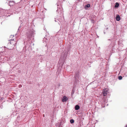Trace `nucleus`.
<instances>
[{
    "label": "nucleus",
    "instance_id": "dca6fc26",
    "mask_svg": "<svg viewBox=\"0 0 127 127\" xmlns=\"http://www.w3.org/2000/svg\"><path fill=\"white\" fill-rule=\"evenodd\" d=\"M80 106L78 105H76L75 106V109L76 110H78L79 109Z\"/></svg>",
    "mask_w": 127,
    "mask_h": 127
},
{
    "label": "nucleus",
    "instance_id": "f3484780",
    "mask_svg": "<svg viewBox=\"0 0 127 127\" xmlns=\"http://www.w3.org/2000/svg\"><path fill=\"white\" fill-rule=\"evenodd\" d=\"M122 77L121 76H120L118 77V79L120 80H121L122 79Z\"/></svg>",
    "mask_w": 127,
    "mask_h": 127
},
{
    "label": "nucleus",
    "instance_id": "0eeeda50",
    "mask_svg": "<svg viewBox=\"0 0 127 127\" xmlns=\"http://www.w3.org/2000/svg\"><path fill=\"white\" fill-rule=\"evenodd\" d=\"M80 71L79 70H77L75 74V77H77V78H78L79 76V73Z\"/></svg>",
    "mask_w": 127,
    "mask_h": 127
},
{
    "label": "nucleus",
    "instance_id": "7c9ffc66",
    "mask_svg": "<svg viewBox=\"0 0 127 127\" xmlns=\"http://www.w3.org/2000/svg\"><path fill=\"white\" fill-rule=\"evenodd\" d=\"M125 127H127V125Z\"/></svg>",
    "mask_w": 127,
    "mask_h": 127
},
{
    "label": "nucleus",
    "instance_id": "c85d7f7f",
    "mask_svg": "<svg viewBox=\"0 0 127 127\" xmlns=\"http://www.w3.org/2000/svg\"><path fill=\"white\" fill-rule=\"evenodd\" d=\"M43 116L44 117V116H45V115H44V114L43 115Z\"/></svg>",
    "mask_w": 127,
    "mask_h": 127
},
{
    "label": "nucleus",
    "instance_id": "39448f33",
    "mask_svg": "<svg viewBox=\"0 0 127 127\" xmlns=\"http://www.w3.org/2000/svg\"><path fill=\"white\" fill-rule=\"evenodd\" d=\"M77 77H75V81H74V86L76 87L77 86L76 85L78 84V82H79L78 80L77 79Z\"/></svg>",
    "mask_w": 127,
    "mask_h": 127
},
{
    "label": "nucleus",
    "instance_id": "6e6552de",
    "mask_svg": "<svg viewBox=\"0 0 127 127\" xmlns=\"http://www.w3.org/2000/svg\"><path fill=\"white\" fill-rule=\"evenodd\" d=\"M20 18V20L21 21V22L22 23H21L20 25V26H19V28H18V31L17 32V33H18L19 32V31H20V28L23 25V24H22V23H23L22 21L20 19L21 18Z\"/></svg>",
    "mask_w": 127,
    "mask_h": 127
},
{
    "label": "nucleus",
    "instance_id": "f03ea898",
    "mask_svg": "<svg viewBox=\"0 0 127 127\" xmlns=\"http://www.w3.org/2000/svg\"><path fill=\"white\" fill-rule=\"evenodd\" d=\"M35 34V31L33 29L27 32V36L28 40H30L31 39H34V35Z\"/></svg>",
    "mask_w": 127,
    "mask_h": 127
},
{
    "label": "nucleus",
    "instance_id": "ddd939ff",
    "mask_svg": "<svg viewBox=\"0 0 127 127\" xmlns=\"http://www.w3.org/2000/svg\"><path fill=\"white\" fill-rule=\"evenodd\" d=\"M90 7V4H88L85 5L84 7L85 8L87 9Z\"/></svg>",
    "mask_w": 127,
    "mask_h": 127
},
{
    "label": "nucleus",
    "instance_id": "c756f323",
    "mask_svg": "<svg viewBox=\"0 0 127 127\" xmlns=\"http://www.w3.org/2000/svg\"><path fill=\"white\" fill-rule=\"evenodd\" d=\"M104 34L105 33V32H104Z\"/></svg>",
    "mask_w": 127,
    "mask_h": 127
},
{
    "label": "nucleus",
    "instance_id": "2eb2a0df",
    "mask_svg": "<svg viewBox=\"0 0 127 127\" xmlns=\"http://www.w3.org/2000/svg\"><path fill=\"white\" fill-rule=\"evenodd\" d=\"M14 4V3L13 2H12L10 1H9L8 3V5L10 6H12Z\"/></svg>",
    "mask_w": 127,
    "mask_h": 127
},
{
    "label": "nucleus",
    "instance_id": "412c9836",
    "mask_svg": "<svg viewBox=\"0 0 127 127\" xmlns=\"http://www.w3.org/2000/svg\"><path fill=\"white\" fill-rule=\"evenodd\" d=\"M12 43H12V42H11V41H10V42H9L8 43V44H12L13 45H14V44H12Z\"/></svg>",
    "mask_w": 127,
    "mask_h": 127
},
{
    "label": "nucleus",
    "instance_id": "9b49d317",
    "mask_svg": "<svg viewBox=\"0 0 127 127\" xmlns=\"http://www.w3.org/2000/svg\"><path fill=\"white\" fill-rule=\"evenodd\" d=\"M102 97V99L104 101H106V96H100Z\"/></svg>",
    "mask_w": 127,
    "mask_h": 127
},
{
    "label": "nucleus",
    "instance_id": "c9c22d12",
    "mask_svg": "<svg viewBox=\"0 0 127 127\" xmlns=\"http://www.w3.org/2000/svg\"><path fill=\"white\" fill-rule=\"evenodd\" d=\"M55 22H56V20H55Z\"/></svg>",
    "mask_w": 127,
    "mask_h": 127
},
{
    "label": "nucleus",
    "instance_id": "9d476101",
    "mask_svg": "<svg viewBox=\"0 0 127 127\" xmlns=\"http://www.w3.org/2000/svg\"><path fill=\"white\" fill-rule=\"evenodd\" d=\"M7 11V10H5L2 9H1L0 11V15L3 14L4 13V11Z\"/></svg>",
    "mask_w": 127,
    "mask_h": 127
},
{
    "label": "nucleus",
    "instance_id": "f8f14e48",
    "mask_svg": "<svg viewBox=\"0 0 127 127\" xmlns=\"http://www.w3.org/2000/svg\"><path fill=\"white\" fill-rule=\"evenodd\" d=\"M75 86H74L72 90L71 95H73L75 91Z\"/></svg>",
    "mask_w": 127,
    "mask_h": 127
},
{
    "label": "nucleus",
    "instance_id": "f704fd0d",
    "mask_svg": "<svg viewBox=\"0 0 127 127\" xmlns=\"http://www.w3.org/2000/svg\"><path fill=\"white\" fill-rule=\"evenodd\" d=\"M24 44H25V42H24Z\"/></svg>",
    "mask_w": 127,
    "mask_h": 127
},
{
    "label": "nucleus",
    "instance_id": "1a4fd4ad",
    "mask_svg": "<svg viewBox=\"0 0 127 127\" xmlns=\"http://www.w3.org/2000/svg\"><path fill=\"white\" fill-rule=\"evenodd\" d=\"M115 18L117 21H119L121 19V17L119 15L117 14Z\"/></svg>",
    "mask_w": 127,
    "mask_h": 127
},
{
    "label": "nucleus",
    "instance_id": "2f4dec72",
    "mask_svg": "<svg viewBox=\"0 0 127 127\" xmlns=\"http://www.w3.org/2000/svg\"><path fill=\"white\" fill-rule=\"evenodd\" d=\"M2 22H1V24H2Z\"/></svg>",
    "mask_w": 127,
    "mask_h": 127
},
{
    "label": "nucleus",
    "instance_id": "6ab92c4d",
    "mask_svg": "<svg viewBox=\"0 0 127 127\" xmlns=\"http://www.w3.org/2000/svg\"><path fill=\"white\" fill-rule=\"evenodd\" d=\"M95 83L96 84V83L95 82V81H94L92 82L91 83H90V84H94Z\"/></svg>",
    "mask_w": 127,
    "mask_h": 127
},
{
    "label": "nucleus",
    "instance_id": "b1692460",
    "mask_svg": "<svg viewBox=\"0 0 127 127\" xmlns=\"http://www.w3.org/2000/svg\"><path fill=\"white\" fill-rule=\"evenodd\" d=\"M91 21H92V22L93 23H94L95 22L94 20H92Z\"/></svg>",
    "mask_w": 127,
    "mask_h": 127
},
{
    "label": "nucleus",
    "instance_id": "cd10ccee",
    "mask_svg": "<svg viewBox=\"0 0 127 127\" xmlns=\"http://www.w3.org/2000/svg\"><path fill=\"white\" fill-rule=\"evenodd\" d=\"M108 29V28H107L106 29V30H107Z\"/></svg>",
    "mask_w": 127,
    "mask_h": 127
},
{
    "label": "nucleus",
    "instance_id": "7ed1b4c3",
    "mask_svg": "<svg viewBox=\"0 0 127 127\" xmlns=\"http://www.w3.org/2000/svg\"><path fill=\"white\" fill-rule=\"evenodd\" d=\"M113 47L112 45H110L107 47V50L106 51V52L107 53L106 55L110 57L112 55V53H113Z\"/></svg>",
    "mask_w": 127,
    "mask_h": 127
},
{
    "label": "nucleus",
    "instance_id": "4468645a",
    "mask_svg": "<svg viewBox=\"0 0 127 127\" xmlns=\"http://www.w3.org/2000/svg\"><path fill=\"white\" fill-rule=\"evenodd\" d=\"M119 6V4L118 2H116L115 3V4L114 6V7L115 8H118Z\"/></svg>",
    "mask_w": 127,
    "mask_h": 127
},
{
    "label": "nucleus",
    "instance_id": "bb28decb",
    "mask_svg": "<svg viewBox=\"0 0 127 127\" xmlns=\"http://www.w3.org/2000/svg\"><path fill=\"white\" fill-rule=\"evenodd\" d=\"M103 101H104V102H103V103H104V102H106V101H104V100H103Z\"/></svg>",
    "mask_w": 127,
    "mask_h": 127
},
{
    "label": "nucleus",
    "instance_id": "20e7f679",
    "mask_svg": "<svg viewBox=\"0 0 127 127\" xmlns=\"http://www.w3.org/2000/svg\"><path fill=\"white\" fill-rule=\"evenodd\" d=\"M109 89L108 88H106L104 89L102 92L103 95H107L108 93Z\"/></svg>",
    "mask_w": 127,
    "mask_h": 127
},
{
    "label": "nucleus",
    "instance_id": "4be33fe9",
    "mask_svg": "<svg viewBox=\"0 0 127 127\" xmlns=\"http://www.w3.org/2000/svg\"><path fill=\"white\" fill-rule=\"evenodd\" d=\"M21 7H19V10H18V12L20 11V10H21V9L20 8H21Z\"/></svg>",
    "mask_w": 127,
    "mask_h": 127
},
{
    "label": "nucleus",
    "instance_id": "473e14b6",
    "mask_svg": "<svg viewBox=\"0 0 127 127\" xmlns=\"http://www.w3.org/2000/svg\"><path fill=\"white\" fill-rule=\"evenodd\" d=\"M99 37V36H97V37Z\"/></svg>",
    "mask_w": 127,
    "mask_h": 127
},
{
    "label": "nucleus",
    "instance_id": "aec40b11",
    "mask_svg": "<svg viewBox=\"0 0 127 127\" xmlns=\"http://www.w3.org/2000/svg\"><path fill=\"white\" fill-rule=\"evenodd\" d=\"M34 43L32 42H31L30 43V44L29 45V46H32V45L33 46L34 45Z\"/></svg>",
    "mask_w": 127,
    "mask_h": 127
},
{
    "label": "nucleus",
    "instance_id": "72a5a7b5",
    "mask_svg": "<svg viewBox=\"0 0 127 127\" xmlns=\"http://www.w3.org/2000/svg\"><path fill=\"white\" fill-rule=\"evenodd\" d=\"M108 40H110V39H108Z\"/></svg>",
    "mask_w": 127,
    "mask_h": 127
},
{
    "label": "nucleus",
    "instance_id": "a878e982",
    "mask_svg": "<svg viewBox=\"0 0 127 127\" xmlns=\"http://www.w3.org/2000/svg\"><path fill=\"white\" fill-rule=\"evenodd\" d=\"M22 87V85H19V88H21V87Z\"/></svg>",
    "mask_w": 127,
    "mask_h": 127
},
{
    "label": "nucleus",
    "instance_id": "a211bd4d",
    "mask_svg": "<svg viewBox=\"0 0 127 127\" xmlns=\"http://www.w3.org/2000/svg\"><path fill=\"white\" fill-rule=\"evenodd\" d=\"M70 122L71 124H73L74 122V120L73 119H71L70 120Z\"/></svg>",
    "mask_w": 127,
    "mask_h": 127
},
{
    "label": "nucleus",
    "instance_id": "5701e85b",
    "mask_svg": "<svg viewBox=\"0 0 127 127\" xmlns=\"http://www.w3.org/2000/svg\"><path fill=\"white\" fill-rule=\"evenodd\" d=\"M13 40H14V39H13V40H12V39H11L10 40H10H11V41H12V40H13V41L14 42V43H15V44H17V43H16V42H15V41H13Z\"/></svg>",
    "mask_w": 127,
    "mask_h": 127
},
{
    "label": "nucleus",
    "instance_id": "423d86ee",
    "mask_svg": "<svg viewBox=\"0 0 127 127\" xmlns=\"http://www.w3.org/2000/svg\"><path fill=\"white\" fill-rule=\"evenodd\" d=\"M68 100V98L66 96H64L62 98V101L63 102H66Z\"/></svg>",
    "mask_w": 127,
    "mask_h": 127
},
{
    "label": "nucleus",
    "instance_id": "393cba45",
    "mask_svg": "<svg viewBox=\"0 0 127 127\" xmlns=\"http://www.w3.org/2000/svg\"><path fill=\"white\" fill-rule=\"evenodd\" d=\"M9 59V58H7L6 60V61H8Z\"/></svg>",
    "mask_w": 127,
    "mask_h": 127
},
{
    "label": "nucleus",
    "instance_id": "f257e3e1",
    "mask_svg": "<svg viewBox=\"0 0 127 127\" xmlns=\"http://www.w3.org/2000/svg\"><path fill=\"white\" fill-rule=\"evenodd\" d=\"M69 51V49L67 47L65 48V52L62 53V56L60 58L58 64V65L59 66V68H62Z\"/></svg>",
    "mask_w": 127,
    "mask_h": 127
}]
</instances>
